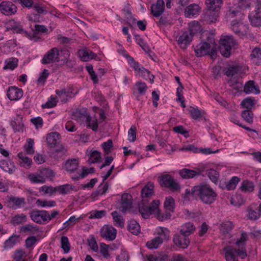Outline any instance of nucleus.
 Wrapping results in <instances>:
<instances>
[{"label": "nucleus", "instance_id": "obj_26", "mask_svg": "<svg viewBox=\"0 0 261 261\" xmlns=\"http://www.w3.org/2000/svg\"><path fill=\"white\" fill-rule=\"evenodd\" d=\"M179 173L184 178H191L199 175L200 171L199 169L193 170L185 168L180 170Z\"/></svg>", "mask_w": 261, "mask_h": 261}, {"label": "nucleus", "instance_id": "obj_64", "mask_svg": "<svg viewBox=\"0 0 261 261\" xmlns=\"http://www.w3.org/2000/svg\"><path fill=\"white\" fill-rule=\"evenodd\" d=\"M136 128L132 125L128 132V139L130 142H134L136 138Z\"/></svg>", "mask_w": 261, "mask_h": 261}, {"label": "nucleus", "instance_id": "obj_18", "mask_svg": "<svg viewBox=\"0 0 261 261\" xmlns=\"http://www.w3.org/2000/svg\"><path fill=\"white\" fill-rule=\"evenodd\" d=\"M131 196L128 194L124 193L121 195L120 201L119 208L124 213L131 207Z\"/></svg>", "mask_w": 261, "mask_h": 261}, {"label": "nucleus", "instance_id": "obj_25", "mask_svg": "<svg viewBox=\"0 0 261 261\" xmlns=\"http://www.w3.org/2000/svg\"><path fill=\"white\" fill-rule=\"evenodd\" d=\"M196 227L192 223L188 222L181 226L179 232L186 236H189L195 231Z\"/></svg>", "mask_w": 261, "mask_h": 261}, {"label": "nucleus", "instance_id": "obj_15", "mask_svg": "<svg viewBox=\"0 0 261 261\" xmlns=\"http://www.w3.org/2000/svg\"><path fill=\"white\" fill-rule=\"evenodd\" d=\"M0 11L5 15H11L16 12V6L11 2L4 1L0 4Z\"/></svg>", "mask_w": 261, "mask_h": 261}, {"label": "nucleus", "instance_id": "obj_55", "mask_svg": "<svg viewBox=\"0 0 261 261\" xmlns=\"http://www.w3.org/2000/svg\"><path fill=\"white\" fill-rule=\"evenodd\" d=\"M7 96L10 100H16V87H10L7 90Z\"/></svg>", "mask_w": 261, "mask_h": 261}, {"label": "nucleus", "instance_id": "obj_14", "mask_svg": "<svg viewBox=\"0 0 261 261\" xmlns=\"http://www.w3.org/2000/svg\"><path fill=\"white\" fill-rule=\"evenodd\" d=\"M56 93L58 98L63 102H66L76 94V92H73L72 87H69L67 89H63L61 90H57Z\"/></svg>", "mask_w": 261, "mask_h": 261}, {"label": "nucleus", "instance_id": "obj_6", "mask_svg": "<svg viewBox=\"0 0 261 261\" xmlns=\"http://www.w3.org/2000/svg\"><path fill=\"white\" fill-rule=\"evenodd\" d=\"M160 185L163 187L168 188L172 191H178L180 185L173 177L169 174H164L159 177Z\"/></svg>", "mask_w": 261, "mask_h": 261}, {"label": "nucleus", "instance_id": "obj_29", "mask_svg": "<svg viewBox=\"0 0 261 261\" xmlns=\"http://www.w3.org/2000/svg\"><path fill=\"white\" fill-rule=\"evenodd\" d=\"M205 4L208 10L219 11L223 4L222 0H206Z\"/></svg>", "mask_w": 261, "mask_h": 261}, {"label": "nucleus", "instance_id": "obj_36", "mask_svg": "<svg viewBox=\"0 0 261 261\" xmlns=\"http://www.w3.org/2000/svg\"><path fill=\"white\" fill-rule=\"evenodd\" d=\"M190 34L193 36L198 32H200L202 29L200 23L196 21H193L189 24Z\"/></svg>", "mask_w": 261, "mask_h": 261}, {"label": "nucleus", "instance_id": "obj_54", "mask_svg": "<svg viewBox=\"0 0 261 261\" xmlns=\"http://www.w3.org/2000/svg\"><path fill=\"white\" fill-rule=\"evenodd\" d=\"M228 84L230 87L238 91L240 90L243 87L242 84L239 82L237 80H236L234 78L230 79L228 81Z\"/></svg>", "mask_w": 261, "mask_h": 261}, {"label": "nucleus", "instance_id": "obj_63", "mask_svg": "<svg viewBox=\"0 0 261 261\" xmlns=\"http://www.w3.org/2000/svg\"><path fill=\"white\" fill-rule=\"evenodd\" d=\"M135 39L137 44H139L145 51L147 52L149 50L148 46L140 36L135 35Z\"/></svg>", "mask_w": 261, "mask_h": 261}, {"label": "nucleus", "instance_id": "obj_24", "mask_svg": "<svg viewBox=\"0 0 261 261\" xmlns=\"http://www.w3.org/2000/svg\"><path fill=\"white\" fill-rule=\"evenodd\" d=\"M200 11V7L196 4H192L186 8L185 15L186 17H192L197 15Z\"/></svg>", "mask_w": 261, "mask_h": 261}, {"label": "nucleus", "instance_id": "obj_57", "mask_svg": "<svg viewBox=\"0 0 261 261\" xmlns=\"http://www.w3.org/2000/svg\"><path fill=\"white\" fill-rule=\"evenodd\" d=\"M241 104L243 108H246L247 110L249 111L253 107L254 103L252 99L246 98L241 102Z\"/></svg>", "mask_w": 261, "mask_h": 261}, {"label": "nucleus", "instance_id": "obj_41", "mask_svg": "<svg viewBox=\"0 0 261 261\" xmlns=\"http://www.w3.org/2000/svg\"><path fill=\"white\" fill-rule=\"evenodd\" d=\"M73 190L72 185L65 184L56 187L57 192L60 194H66Z\"/></svg>", "mask_w": 261, "mask_h": 261}, {"label": "nucleus", "instance_id": "obj_35", "mask_svg": "<svg viewBox=\"0 0 261 261\" xmlns=\"http://www.w3.org/2000/svg\"><path fill=\"white\" fill-rule=\"evenodd\" d=\"M240 189L242 192H252L254 190V185L252 181L244 180L241 184Z\"/></svg>", "mask_w": 261, "mask_h": 261}, {"label": "nucleus", "instance_id": "obj_33", "mask_svg": "<svg viewBox=\"0 0 261 261\" xmlns=\"http://www.w3.org/2000/svg\"><path fill=\"white\" fill-rule=\"evenodd\" d=\"M60 138V135L57 132H53L46 136V142L50 146H55Z\"/></svg>", "mask_w": 261, "mask_h": 261}, {"label": "nucleus", "instance_id": "obj_37", "mask_svg": "<svg viewBox=\"0 0 261 261\" xmlns=\"http://www.w3.org/2000/svg\"><path fill=\"white\" fill-rule=\"evenodd\" d=\"M162 243L163 242L161 241V240L156 237L153 239L147 241L146 243V246L150 249H153L158 248Z\"/></svg>", "mask_w": 261, "mask_h": 261}, {"label": "nucleus", "instance_id": "obj_20", "mask_svg": "<svg viewBox=\"0 0 261 261\" xmlns=\"http://www.w3.org/2000/svg\"><path fill=\"white\" fill-rule=\"evenodd\" d=\"M247 216L251 220H255L261 216V211L256 205H251L248 208Z\"/></svg>", "mask_w": 261, "mask_h": 261}, {"label": "nucleus", "instance_id": "obj_5", "mask_svg": "<svg viewBox=\"0 0 261 261\" xmlns=\"http://www.w3.org/2000/svg\"><path fill=\"white\" fill-rule=\"evenodd\" d=\"M236 44V41L232 36H223L220 40V51L221 55L226 58L229 57L232 47Z\"/></svg>", "mask_w": 261, "mask_h": 261}, {"label": "nucleus", "instance_id": "obj_12", "mask_svg": "<svg viewBox=\"0 0 261 261\" xmlns=\"http://www.w3.org/2000/svg\"><path fill=\"white\" fill-rule=\"evenodd\" d=\"M30 218L34 222L41 224L47 221L48 213L44 211H33L30 213Z\"/></svg>", "mask_w": 261, "mask_h": 261}, {"label": "nucleus", "instance_id": "obj_21", "mask_svg": "<svg viewBox=\"0 0 261 261\" xmlns=\"http://www.w3.org/2000/svg\"><path fill=\"white\" fill-rule=\"evenodd\" d=\"M154 234L157 235V237L160 239L163 243L164 241L168 240L170 238V231L166 227H156Z\"/></svg>", "mask_w": 261, "mask_h": 261}, {"label": "nucleus", "instance_id": "obj_42", "mask_svg": "<svg viewBox=\"0 0 261 261\" xmlns=\"http://www.w3.org/2000/svg\"><path fill=\"white\" fill-rule=\"evenodd\" d=\"M34 140L29 138L27 140V143L24 145V148L27 154H32L34 153Z\"/></svg>", "mask_w": 261, "mask_h": 261}, {"label": "nucleus", "instance_id": "obj_31", "mask_svg": "<svg viewBox=\"0 0 261 261\" xmlns=\"http://www.w3.org/2000/svg\"><path fill=\"white\" fill-rule=\"evenodd\" d=\"M219 11L208 10L205 15V18L210 23L215 22L219 17Z\"/></svg>", "mask_w": 261, "mask_h": 261}, {"label": "nucleus", "instance_id": "obj_23", "mask_svg": "<svg viewBox=\"0 0 261 261\" xmlns=\"http://www.w3.org/2000/svg\"><path fill=\"white\" fill-rule=\"evenodd\" d=\"M82 118L85 121L87 127L92 129L94 132L97 131L98 123L95 118L88 115H84L82 116Z\"/></svg>", "mask_w": 261, "mask_h": 261}, {"label": "nucleus", "instance_id": "obj_51", "mask_svg": "<svg viewBox=\"0 0 261 261\" xmlns=\"http://www.w3.org/2000/svg\"><path fill=\"white\" fill-rule=\"evenodd\" d=\"M147 86L145 83L142 82H138L136 83L135 89L140 95H144L147 89Z\"/></svg>", "mask_w": 261, "mask_h": 261}, {"label": "nucleus", "instance_id": "obj_19", "mask_svg": "<svg viewBox=\"0 0 261 261\" xmlns=\"http://www.w3.org/2000/svg\"><path fill=\"white\" fill-rule=\"evenodd\" d=\"M78 56L82 61L86 62L95 59L96 55L90 50L85 48L79 50Z\"/></svg>", "mask_w": 261, "mask_h": 261}, {"label": "nucleus", "instance_id": "obj_43", "mask_svg": "<svg viewBox=\"0 0 261 261\" xmlns=\"http://www.w3.org/2000/svg\"><path fill=\"white\" fill-rule=\"evenodd\" d=\"M5 65L3 67L4 70H13L16 67V62L14 58H9L5 60Z\"/></svg>", "mask_w": 261, "mask_h": 261}, {"label": "nucleus", "instance_id": "obj_45", "mask_svg": "<svg viewBox=\"0 0 261 261\" xmlns=\"http://www.w3.org/2000/svg\"><path fill=\"white\" fill-rule=\"evenodd\" d=\"M189 112L192 118L194 119H199L202 116V112L199 110L197 107H190Z\"/></svg>", "mask_w": 261, "mask_h": 261}, {"label": "nucleus", "instance_id": "obj_4", "mask_svg": "<svg viewBox=\"0 0 261 261\" xmlns=\"http://www.w3.org/2000/svg\"><path fill=\"white\" fill-rule=\"evenodd\" d=\"M223 255L226 261H239L238 256L244 259L247 256L246 251L242 248L237 249L232 246H227L223 249Z\"/></svg>", "mask_w": 261, "mask_h": 261}, {"label": "nucleus", "instance_id": "obj_46", "mask_svg": "<svg viewBox=\"0 0 261 261\" xmlns=\"http://www.w3.org/2000/svg\"><path fill=\"white\" fill-rule=\"evenodd\" d=\"M93 171L94 169L92 168H90L89 169L83 168V171L81 173H78L77 175H76L74 177H72V178L74 180H79L80 179H82L86 177L88 174L93 173Z\"/></svg>", "mask_w": 261, "mask_h": 261}, {"label": "nucleus", "instance_id": "obj_48", "mask_svg": "<svg viewBox=\"0 0 261 261\" xmlns=\"http://www.w3.org/2000/svg\"><path fill=\"white\" fill-rule=\"evenodd\" d=\"M250 57L254 62H259V60H261V49L260 48L253 49Z\"/></svg>", "mask_w": 261, "mask_h": 261}, {"label": "nucleus", "instance_id": "obj_49", "mask_svg": "<svg viewBox=\"0 0 261 261\" xmlns=\"http://www.w3.org/2000/svg\"><path fill=\"white\" fill-rule=\"evenodd\" d=\"M37 205L42 207H53L56 205V202L53 200H44L41 199H38L36 201Z\"/></svg>", "mask_w": 261, "mask_h": 261}, {"label": "nucleus", "instance_id": "obj_39", "mask_svg": "<svg viewBox=\"0 0 261 261\" xmlns=\"http://www.w3.org/2000/svg\"><path fill=\"white\" fill-rule=\"evenodd\" d=\"M39 191V192H43L44 194H48L49 196H51L57 192L56 187H54L47 185H44L41 187Z\"/></svg>", "mask_w": 261, "mask_h": 261}, {"label": "nucleus", "instance_id": "obj_27", "mask_svg": "<svg viewBox=\"0 0 261 261\" xmlns=\"http://www.w3.org/2000/svg\"><path fill=\"white\" fill-rule=\"evenodd\" d=\"M79 162L76 159L69 160L66 161L64 165L65 169L69 173H73L79 167Z\"/></svg>", "mask_w": 261, "mask_h": 261}, {"label": "nucleus", "instance_id": "obj_22", "mask_svg": "<svg viewBox=\"0 0 261 261\" xmlns=\"http://www.w3.org/2000/svg\"><path fill=\"white\" fill-rule=\"evenodd\" d=\"M259 13L256 10H253L249 14L248 17L250 23L254 27H259L261 26V15H259Z\"/></svg>", "mask_w": 261, "mask_h": 261}, {"label": "nucleus", "instance_id": "obj_61", "mask_svg": "<svg viewBox=\"0 0 261 261\" xmlns=\"http://www.w3.org/2000/svg\"><path fill=\"white\" fill-rule=\"evenodd\" d=\"M100 158V153L97 151H94L90 153L88 161L90 164L98 162Z\"/></svg>", "mask_w": 261, "mask_h": 261}, {"label": "nucleus", "instance_id": "obj_11", "mask_svg": "<svg viewBox=\"0 0 261 261\" xmlns=\"http://www.w3.org/2000/svg\"><path fill=\"white\" fill-rule=\"evenodd\" d=\"M173 241L176 246L182 249L187 248L190 243L188 237L181 234L180 232L174 236Z\"/></svg>", "mask_w": 261, "mask_h": 261}, {"label": "nucleus", "instance_id": "obj_52", "mask_svg": "<svg viewBox=\"0 0 261 261\" xmlns=\"http://www.w3.org/2000/svg\"><path fill=\"white\" fill-rule=\"evenodd\" d=\"M240 181V178L237 176H233L229 180L226 188L228 190H232L236 188L237 185Z\"/></svg>", "mask_w": 261, "mask_h": 261}, {"label": "nucleus", "instance_id": "obj_60", "mask_svg": "<svg viewBox=\"0 0 261 261\" xmlns=\"http://www.w3.org/2000/svg\"><path fill=\"white\" fill-rule=\"evenodd\" d=\"M128 61L130 66L133 68L136 74L138 75L140 70H141V69H142L143 67L141 66L138 62H135L133 58H129Z\"/></svg>", "mask_w": 261, "mask_h": 261}, {"label": "nucleus", "instance_id": "obj_9", "mask_svg": "<svg viewBox=\"0 0 261 261\" xmlns=\"http://www.w3.org/2000/svg\"><path fill=\"white\" fill-rule=\"evenodd\" d=\"M101 236L109 241L114 240L116 237L117 230L112 226L103 225L100 231Z\"/></svg>", "mask_w": 261, "mask_h": 261}, {"label": "nucleus", "instance_id": "obj_3", "mask_svg": "<svg viewBox=\"0 0 261 261\" xmlns=\"http://www.w3.org/2000/svg\"><path fill=\"white\" fill-rule=\"evenodd\" d=\"M55 176V174L53 170L48 168H41L36 172L29 173L28 177L32 184H43L47 179H53Z\"/></svg>", "mask_w": 261, "mask_h": 261}, {"label": "nucleus", "instance_id": "obj_8", "mask_svg": "<svg viewBox=\"0 0 261 261\" xmlns=\"http://www.w3.org/2000/svg\"><path fill=\"white\" fill-rule=\"evenodd\" d=\"M230 25L231 30L238 36L243 37L248 33V27L242 21L233 20Z\"/></svg>", "mask_w": 261, "mask_h": 261}, {"label": "nucleus", "instance_id": "obj_44", "mask_svg": "<svg viewBox=\"0 0 261 261\" xmlns=\"http://www.w3.org/2000/svg\"><path fill=\"white\" fill-rule=\"evenodd\" d=\"M247 239L248 236L247 233L244 232H242L240 238L236 242V245L238 247V249H241L242 248H243L246 250L244 245Z\"/></svg>", "mask_w": 261, "mask_h": 261}, {"label": "nucleus", "instance_id": "obj_47", "mask_svg": "<svg viewBox=\"0 0 261 261\" xmlns=\"http://www.w3.org/2000/svg\"><path fill=\"white\" fill-rule=\"evenodd\" d=\"M138 75L143 77L146 80H149L151 83L153 82L154 76L150 73L149 71L145 69L144 67L141 69V70H140Z\"/></svg>", "mask_w": 261, "mask_h": 261}, {"label": "nucleus", "instance_id": "obj_30", "mask_svg": "<svg viewBox=\"0 0 261 261\" xmlns=\"http://www.w3.org/2000/svg\"><path fill=\"white\" fill-rule=\"evenodd\" d=\"M0 167L3 170L9 173H11L15 170L14 163L10 161H2L0 163Z\"/></svg>", "mask_w": 261, "mask_h": 261}, {"label": "nucleus", "instance_id": "obj_38", "mask_svg": "<svg viewBox=\"0 0 261 261\" xmlns=\"http://www.w3.org/2000/svg\"><path fill=\"white\" fill-rule=\"evenodd\" d=\"M232 223L229 221H224L220 225V231L223 233H228L233 228Z\"/></svg>", "mask_w": 261, "mask_h": 261}, {"label": "nucleus", "instance_id": "obj_56", "mask_svg": "<svg viewBox=\"0 0 261 261\" xmlns=\"http://www.w3.org/2000/svg\"><path fill=\"white\" fill-rule=\"evenodd\" d=\"M61 247L64 253H67L70 250V244L67 237L63 236L61 238Z\"/></svg>", "mask_w": 261, "mask_h": 261}, {"label": "nucleus", "instance_id": "obj_17", "mask_svg": "<svg viewBox=\"0 0 261 261\" xmlns=\"http://www.w3.org/2000/svg\"><path fill=\"white\" fill-rule=\"evenodd\" d=\"M192 36L188 32L181 33L177 40L178 44L181 48H185L192 41Z\"/></svg>", "mask_w": 261, "mask_h": 261}, {"label": "nucleus", "instance_id": "obj_58", "mask_svg": "<svg viewBox=\"0 0 261 261\" xmlns=\"http://www.w3.org/2000/svg\"><path fill=\"white\" fill-rule=\"evenodd\" d=\"M57 101V98L51 96L45 104L42 105V107L43 108H51L56 106Z\"/></svg>", "mask_w": 261, "mask_h": 261}, {"label": "nucleus", "instance_id": "obj_13", "mask_svg": "<svg viewBox=\"0 0 261 261\" xmlns=\"http://www.w3.org/2000/svg\"><path fill=\"white\" fill-rule=\"evenodd\" d=\"M212 45H214L212 43L211 44L205 42L198 44L194 48L196 56L202 57L208 55L211 50Z\"/></svg>", "mask_w": 261, "mask_h": 261}, {"label": "nucleus", "instance_id": "obj_10", "mask_svg": "<svg viewBox=\"0 0 261 261\" xmlns=\"http://www.w3.org/2000/svg\"><path fill=\"white\" fill-rule=\"evenodd\" d=\"M154 184L151 182H148L145 186V187L142 190V202L139 204V210H140V207L141 205L144 204L145 206H147L146 205V202L147 201V198L150 196L153 195L154 193Z\"/></svg>", "mask_w": 261, "mask_h": 261}, {"label": "nucleus", "instance_id": "obj_2", "mask_svg": "<svg viewBox=\"0 0 261 261\" xmlns=\"http://www.w3.org/2000/svg\"><path fill=\"white\" fill-rule=\"evenodd\" d=\"M186 193L194 198H199L206 204L213 203L216 199V192L207 185H200L193 187L191 190H187Z\"/></svg>", "mask_w": 261, "mask_h": 261}, {"label": "nucleus", "instance_id": "obj_50", "mask_svg": "<svg viewBox=\"0 0 261 261\" xmlns=\"http://www.w3.org/2000/svg\"><path fill=\"white\" fill-rule=\"evenodd\" d=\"M240 71V68L238 66H230L225 71V74L227 76L233 77L237 76Z\"/></svg>", "mask_w": 261, "mask_h": 261}, {"label": "nucleus", "instance_id": "obj_32", "mask_svg": "<svg viewBox=\"0 0 261 261\" xmlns=\"http://www.w3.org/2000/svg\"><path fill=\"white\" fill-rule=\"evenodd\" d=\"M127 229L132 233L136 235L138 234L141 230L139 223L134 220L128 222Z\"/></svg>", "mask_w": 261, "mask_h": 261}, {"label": "nucleus", "instance_id": "obj_53", "mask_svg": "<svg viewBox=\"0 0 261 261\" xmlns=\"http://www.w3.org/2000/svg\"><path fill=\"white\" fill-rule=\"evenodd\" d=\"M29 259H31L29 253L22 249L17 250V261H28Z\"/></svg>", "mask_w": 261, "mask_h": 261}, {"label": "nucleus", "instance_id": "obj_16", "mask_svg": "<svg viewBox=\"0 0 261 261\" xmlns=\"http://www.w3.org/2000/svg\"><path fill=\"white\" fill-rule=\"evenodd\" d=\"M165 7L164 0H157L151 7V13L154 17H159L163 13Z\"/></svg>", "mask_w": 261, "mask_h": 261}, {"label": "nucleus", "instance_id": "obj_62", "mask_svg": "<svg viewBox=\"0 0 261 261\" xmlns=\"http://www.w3.org/2000/svg\"><path fill=\"white\" fill-rule=\"evenodd\" d=\"M6 28L7 31H12L13 33L16 31V21L14 20H9L6 23Z\"/></svg>", "mask_w": 261, "mask_h": 261}, {"label": "nucleus", "instance_id": "obj_7", "mask_svg": "<svg viewBox=\"0 0 261 261\" xmlns=\"http://www.w3.org/2000/svg\"><path fill=\"white\" fill-rule=\"evenodd\" d=\"M60 60V49L57 47H54L49 50L44 56L42 63L43 64H49L58 62Z\"/></svg>", "mask_w": 261, "mask_h": 261}, {"label": "nucleus", "instance_id": "obj_1", "mask_svg": "<svg viewBox=\"0 0 261 261\" xmlns=\"http://www.w3.org/2000/svg\"><path fill=\"white\" fill-rule=\"evenodd\" d=\"M159 205L160 201L158 200L153 201L149 207L142 204L140 207V213L142 217L145 219L148 218L151 214H153L159 220L161 221L169 219L171 217V213L174 210V199L171 196L166 197L164 203L165 213L164 214H160L159 209Z\"/></svg>", "mask_w": 261, "mask_h": 261}, {"label": "nucleus", "instance_id": "obj_28", "mask_svg": "<svg viewBox=\"0 0 261 261\" xmlns=\"http://www.w3.org/2000/svg\"><path fill=\"white\" fill-rule=\"evenodd\" d=\"M244 91L246 93H252L258 94L259 93V88L257 85H255L253 81H250L245 85Z\"/></svg>", "mask_w": 261, "mask_h": 261}, {"label": "nucleus", "instance_id": "obj_59", "mask_svg": "<svg viewBox=\"0 0 261 261\" xmlns=\"http://www.w3.org/2000/svg\"><path fill=\"white\" fill-rule=\"evenodd\" d=\"M242 118L248 123L251 124L253 122V114L248 110H245L242 113Z\"/></svg>", "mask_w": 261, "mask_h": 261}, {"label": "nucleus", "instance_id": "obj_40", "mask_svg": "<svg viewBox=\"0 0 261 261\" xmlns=\"http://www.w3.org/2000/svg\"><path fill=\"white\" fill-rule=\"evenodd\" d=\"M114 225L117 227H123L124 225V220L121 216H120L117 212L112 213Z\"/></svg>", "mask_w": 261, "mask_h": 261}, {"label": "nucleus", "instance_id": "obj_34", "mask_svg": "<svg viewBox=\"0 0 261 261\" xmlns=\"http://www.w3.org/2000/svg\"><path fill=\"white\" fill-rule=\"evenodd\" d=\"M18 157L19 159V164L20 166L27 168H30L32 163V161L31 159L29 158L27 156L24 154L22 153H19L18 154Z\"/></svg>", "mask_w": 261, "mask_h": 261}]
</instances>
